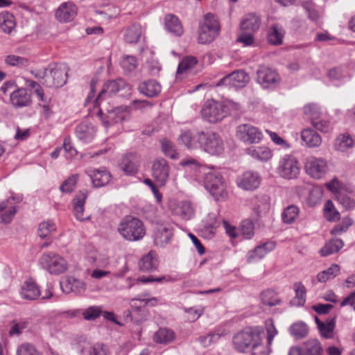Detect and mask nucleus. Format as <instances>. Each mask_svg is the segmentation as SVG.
Segmentation results:
<instances>
[{
	"instance_id": "f257e3e1",
	"label": "nucleus",
	"mask_w": 355,
	"mask_h": 355,
	"mask_svg": "<svg viewBox=\"0 0 355 355\" xmlns=\"http://www.w3.org/2000/svg\"><path fill=\"white\" fill-rule=\"evenodd\" d=\"M118 231L125 240L129 241L141 240L146 234L143 222L130 216H125L121 220Z\"/></svg>"
},
{
	"instance_id": "f03ea898",
	"label": "nucleus",
	"mask_w": 355,
	"mask_h": 355,
	"mask_svg": "<svg viewBox=\"0 0 355 355\" xmlns=\"http://www.w3.org/2000/svg\"><path fill=\"white\" fill-rule=\"evenodd\" d=\"M220 31V26L217 17L213 14H207L203 21L199 25L198 43L210 44L219 35Z\"/></svg>"
},
{
	"instance_id": "7ed1b4c3",
	"label": "nucleus",
	"mask_w": 355,
	"mask_h": 355,
	"mask_svg": "<svg viewBox=\"0 0 355 355\" xmlns=\"http://www.w3.org/2000/svg\"><path fill=\"white\" fill-rule=\"evenodd\" d=\"M204 184L206 189L216 200H222L227 197L226 184L218 171H210L206 173Z\"/></svg>"
},
{
	"instance_id": "20e7f679",
	"label": "nucleus",
	"mask_w": 355,
	"mask_h": 355,
	"mask_svg": "<svg viewBox=\"0 0 355 355\" xmlns=\"http://www.w3.org/2000/svg\"><path fill=\"white\" fill-rule=\"evenodd\" d=\"M261 331L258 328L246 329L239 332L233 337L234 349L239 352L250 350L257 342H261Z\"/></svg>"
},
{
	"instance_id": "39448f33",
	"label": "nucleus",
	"mask_w": 355,
	"mask_h": 355,
	"mask_svg": "<svg viewBox=\"0 0 355 355\" xmlns=\"http://www.w3.org/2000/svg\"><path fill=\"white\" fill-rule=\"evenodd\" d=\"M41 266L51 275H58L68 270V263L62 256L53 252H44L40 258Z\"/></svg>"
},
{
	"instance_id": "423d86ee",
	"label": "nucleus",
	"mask_w": 355,
	"mask_h": 355,
	"mask_svg": "<svg viewBox=\"0 0 355 355\" xmlns=\"http://www.w3.org/2000/svg\"><path fill=\"white\" fill-rule=\"evenodd\" d=\"M131 90L130 85L128 84L123 79L118 78L116 80H109L106 82L101 92L94 101V106L100 105L101 103L116 95V94L125 91V92Z\"/></svg>"
},
{
	"instance_id": "0eeeda50",
	"label": "nucleus",
	"mask_w": 355,
	"mask_h": 355,
	"mask_svg": "<svg viewBox=\"0 0 355 355\" xmlns=\"http://www.w3.org/2000/svg\"><path fill=\"white\" fill-rule=\"evenodd\" d=\"M49 73L43 84L49 87H60L66 84L67 80L68 68L64 64L49 66Z\"/></svg>"
},
{
	"instance_id": "6e6552de",
	"label": "nucleus",
	"mask_w": 355,
	"mask_h": 355,
	"mask_svg": "<svg viewBox=\"0 0 355 355\" xmlns=\"http://www.w3.org/2000/svg\"><path fill=\"white\" fill-rule=\"evenodd\" d=\"M306 173L314 179L322 178L329 171L327 161L322 157L310 156L304 164Z\"/></svg>"
},
{
	"instance_id": "1a4fd4ad",
	"label": "nucleus",
	"mask_w": 355,
	"mask_h": 355,
	"mask_svg": "<svg viewBox=\"0 0 355 355\" xmlns=\"http://www.w3.org/2000/svg\"><path fill=\"white\" fill-rule=\"evenodd\" d=\"M201 114L205 120L212 123L220 121L227 116L223 105L214 101H207L202 108Z\"/></svg>"
},
{
	"instance_id": "9d476101",
	"label": "nucleus",
	"mask_w": 355,
	"mask_h": 355,
	"mask_svg": "<svg viewBox=\"0 0 355 355\" xmlns=\"http://www.w3.org/2000/svg\"><path fill=\"white\" fill-rule=\"evenodd\" d=\"M157 302V300L156 297L150 299H132L130 302L132 311H128L131 320H134L135 322H141L146 320L147 312L145 309L146 306L148 305L153 306L156 304Z\"/></svg>"
},
{
	"instance_id": "9b49d317",
	"label": "nucleus",
	"mask_w": 355,
	"mask_h": 355,
	"mask_svg": "<svg viewBox=\"0 0 355 355\" xmlns=\"http://www.w3.org/2000/svg\"><path fill=\"white\" fill-rule=\"evenodd\" d=\"M128 116L126 111V107L120 106L113 107L112 109H106V114H105L101 108L97 112V116L101 121L102 123L105 128L121 122L125 120Z\"/></svg>"
},
{
	"instance_id": "f8f14e48",
	"label": "nucleus",
	"mask_w": 355,
	"mask_h": 355,
	"mask_svg": "<svg viewBox=\"0 0 355 355\" xmlns=\"http://www.w3.org/2000/svg\"><path fill=\"white\" fill-rule=\"evenodd\" d=\"M236 136L242 142L247 144L259 143L263 137L261 132L255 126L244 123L237 126Z\"/></svg>"
},
{
	"instance_id": "ddd939ff",
	"label": "nucleus",
	"mask_w": 355,
	"mask_h": 355,
	"mask_svg": "<svg viewBox=\"0 0 355 355\" xmlns=\"http://www.w3.org/2000/svg\"><path fill=\"white\" fill-rule=\"evenodd\" d=\"M201 147L204 151L212 155H220L224 150V144L220 137L213 132H204Z\"/></svg>"
},
{
	"instance_id": "4468645a",
	"label": "nucleus",
	"mask_w": 355,
	"mask_h": 355,
	"mask_svg": "<svg viewBox=\"0 0 355 355\" xmlns=\"http://www.w3.org/2000/svg\"><path fill=\"white\" fill-rule=\"evenodd\" d=\"M300 171L298 161L292 155L284 156L279 162L278 173L281 177L286 179L297 178Z\"/></svg>"
},
{
	"instance_id": "2eb2a0df",
	"label": "nucleus",
	"mask_w": 355,
	"mask_h": 355,
	"mask_svg": "<svg viewBox=\"0 0 355 355\" xmlns=\"http://www.w3.org/2000/svg\"><path fill=\"white\" fill-rule=\"evenodd\" d=\"M257 82L264 89L274 88L280 81L276 71L267 66H260L257 71Z\"/></svg>"
},
{
	"instance_id": "dca6fc26",
	"label": "nucleus",
	"mask_w": 355,
	"mask_h": 355,
	"mask_svg": "<svg viewBox=\"0 0 355 355\" xmlns=\"http://www.w3.org/2000/svg\"><path fill=\"white\" fill-rule=\"evenodd\" d=\"M249 76L242 70H236L224 76L216 86H231L237 88L243 87L249 81Z\"/></svg>"
},
{
	"instance_id": "f3484780",
	"label": "nucleus",
	"mask_w": 355,
	"mask_h": 355,
	"mask_svg": "<svg viewBox=\"0 0 355 355\" xmlns=\"http://www.w3.org/2000/svg\"><path fill=\"white\" fill-rule=\"evenodd\" d=\"M170 167L164 158L156 159L152 166V175L156 183L163 187L166 184L169 176Z\"/></svg>"
},
{
	"instance_id": "a211bd4d",
	"label": "nucleus",
	"mask_w": 355,
	"mask_h": 355,
	"mask_svg": "<svg viewBox=\"0 0 355 355\" xmlns=\"http://www.w3.org/2000/svg\"><path fill=\"white\" fill-rule=\"evenodd\" d=\"M204 131L192 132L185 130L180 135L178 141L179 144L184 145L188 149H197L201 147Z\"/></svg>"
},
{
	"instance_id": "6ab92c4d",
	"label": "nucleus",
	"mask_w": 355,
	"mask_h": 355,
	"mask_svg": "<svg viewBox=\"0 0 355 355\" xmlns=\"http://www.w3.org/2000/svg\"><path fill=\"white\" fill-rule=\"evenodd\" d=\"M10 101L15 108L28 107L32 104V94L24 87L17 88L10 94Z\"/></svg>"
},
{
	"instance_id": "aec40b11",
	"label": "nucleus",
	"mask_w": 355,
	"mask_h": 355,
	"mask_svg": "<svg viewBox=\"0 0 355 355\" xmlns=\"http://www.w3.org/2000/svg\"><path fill=\"white\" fill-rule=\"evenodd\" d=\"M77 15V7L71 1L62 3L55 10V18L61 23H67Z\"/></svg>"
},
{
	"instance_id": "412c9836",
	"label": "nucleus",
	"mask_w": 355,
	"mask_h": 355,
	"mask_svg": "<svg viewBox=\"0 0 355 355\" xmlns=\"http://www.w3.org/2000/svg\"><path fill=\"white\" fill-rule=\"evenodd\" d=\"M260 183V175L254 171H246L236 180L238 187L243 190H254L259 187Z\"/></svg>"
},
{
	"instance_id": "4be33fe9",
	"label": "nucleus",
	"mask_w": 355,
	"mask_h": 355,
	"mask_svg": "<svg viewBox=\"0 0 355 355\" xmlns=\"http://www.w3.org/2000/svg\"><path fill=\"white\" fill-rule=\"evenodd\" d=\"M154 243L156 246L164 248L170 243L173 236L172 229L163 224L157 225L153 232Z\"/></svg>"
},
{
	"instance_id": "5701e85b",
	"label": "nucleus",
	"mask_w": 355,
	"mask_h": 355,
	"mask_svg": "<svg viewBox=\"0 0 355 355\" xmlns=\"http://www.w3.org/2000/svg\"><path fill=\"white\" fill-rule=\"evenodd\" d=\"M140 156L136 153H128L121 159L120 168L127 175H133L138 172L140 166Z\"/></svg>"
},
{
	"instance_id": "b1692460",
	"label": "nucleus",
	"mask_w": 355,
	"mask_h": 355,
	"mask_svg": "<svg viewBox=\"0 0 355 355\" xmlns=\"http://www.w3.org/2000/svg\"><path fill=\"white\" fill-rule=\"evenodd\" d=\"M261 24V17L257 12H249L243 15L240 22L241 31L257 33Z\"/></svg>"
},
{
	"instance_id": "393cba45",
	"label": "nucleus",
	"mask_w": 355,
	"mask_h": 355,
	"mask_svg": "<svg viewBox=\"0 0 355 355\" xmlns=\"http://www.w3.org/2000/svg\"><path fill=\"white\" fill-rule=\"evenodd\" d=\"M86 173L95 187H101L107 184L111 179L110 173L104 168L99 169L88 168Z\"/></svg>"
},
{
	"instance_id": "a878e982",
	"label": "nucleus",
	"mask_w": 355,
	"mask_h": 355,
	"mask_svg": "<svg viewBox=\"0 0 355 355\" xmlns=\"http://www.w3.org/2000/svg\"><path fill=\"white\" fill-rule=\"evenodd\" d=\"M275 248L273 242H266L262 245L255 247L253 250L249 251L246 255V259L248 263L257 262L263 259L268 252Z\"/></svg>"
},
{
	"instance_id": "bb28decb",
	"label": "nucleus",
	"mask_w": 355,
	"mask_h": 355,
	"mask_svg": "<svg viewBox=\"0 0 355 355\" xmlns=\"http://www.w3.org/2000/svg\"><path fill=\"white\" fill-rule=\"evenodd\" d=\"M88 193L87 190L80 191L73 198V214L80 221L89 220L90 216L83 217L84 206Z\"/></svg>"
},
{
	"instance_id": "cd10ccee",
	"label": "nucleus",
	"mask_w": 355,
	"mask_h": 355,
	"mask_svg": "<svg viewBox=\"0 0 355 355\" xmlns=\"http://www.w3.org/2000/svg\"><path fill=\"white\" fill-rule=\"evenodd\" d=\"M138 90L143 95L149 98H153L159 94L162 91V87L157 80L152 79L139 83Z\"/></svg>"
},
{
	"instance_id": "c85d7f7f",
	"label": "nucleus",
	"mask_w": 355,
	"mask_h": 355,
	"mask_svg": "<svg viewBox=\"0 0 355 355\" xmlns=\"http://www.w3.org/2000/svg\"><path fill=\"white\" fill-rule=\"evenodd\" d=\"M60 285L63 291L67 293L72 292L76 294H80L86 288V286L83 281L73 277H67L60 283Z\"/></svg>"
},
{
	"instance_id": "c756f323",
	"label": "nucleus",
	"mask_w": 355,
	"mask_h": 355,
	"mask_svg": "<svg viewBox=\"0 0 355 355\" xmlns=\"http://www.w3.org/2000/svg\"><path fill=\"white\" fill-rule=\"evenodd\" d=\"M96 128L88 122H83L78 124L76 128V135L77 137L83 142H90L96 134Z\"/></svg>"
},
{
	"instance_id": "7c9ffc66",
	"label": "nucleus",
	"mask_w": 355,
	"mask_h": 355,
	"mask_svg": "<svg viewBox=\"0 0 355 355\" xmlns=\"http://www.w3.org/2000/svg\"><path fill=\"white\" fill-rule=\"evenodd\" d=\"M20 294L25 300H34L40 296V291L34 281L28 279L22 285Z\"/></svg>"
},
{
	"instance_id": "2f4dec72",
	"label": "nucleus",
	"mask_w": 355,
	"mask_h": 355,
	"mask_svg": "<svg viewBox=\"0 0 355 355\" xmlns=\"http://www.w3.org/2000/svg\"><path fill=\"white\" fill-rule=\"evenodd\" d=\"M301 139L309 148H316L322 144L321 136L311 128L304 129L301 132Z\"/></svg>"
},
{
	"instance_id": "473e14b6",
	"label": "nucleus",
	"mask_w": 355,
	"mask_h": 355,
	"mask_svg": "<svg viewBox=\"0 0 355 355\" xmlns=\"http://www.w3.org/2000/svg\"><path fill=\"white\" fill-rule=\"evenodd\" d=\"M355 146V139L349 134H341L335 139L334 148L336 150L345 152Z\"/></svg>"
},
{
	"instance_id": "72a5a7b5",
	"label": "nucleus",
	"mask_w": 355,
	"mask_h": 355,
	"mask_svg": "<svg viewBox=\"0 0 355 355\" xmlns=\"http://www.w3.org/2000/svg\"><path fill=\"white\" fill-rule=\"evenodd\" d=\"M139 268L144 272L155 270L158 266V260L155 252L150 251L144 255L139 261Z\"/></svg>"
},
{
	"instance_id": "f704fd0d",
	"label": "nucleus",
	"mask_w": 355,
	"mask_h": 355,
	"mask_svg": "<svg viewBox=\"0 0 355 355\" xmlns=\"http://www.w3.org/2000/svg\"><path fill=\"white\" fill-rule=\"evenodd\" d=\"M285 31L282 26L273 24L268 30L267 40L269 44L277 46L282 44Z\"/></svg>"
},
{
	"instance_id": "c9c22d12",
	"label": "nucleus",
	"mask_w": 355,
	"mask_h": 355,
	"mask_svg": "<svg viewBox=\"0 0 355 355\" xmlns=\"http://www.w3.org/2000/svg\"><path fill=\"white\" fill-rule=\"evenodd\" d=\"M175 333L168 328H160L153 336V340L159 344L168 345L175 340Z\"/></svg>"
},
{
	"instance_id": "e433bc0d",
	"label": "nucleus",
	"mask_w": 355,
	"mask_h": 355,
	"mask_svg": "<svg viewBox=\"0 0 355 355\" xmlns=\"http://www.w3.org/2000/svg\"><path fill=\"white\" fill-rule=\"evenodd\" d=\"M246 153L252 157L261 162H267L272 156V151L266 146L248 148L246 149Z\"/></svg>"
},
{
	"instance_id": "4c0bfd02",
	"label": "nucleus",
	"mask_w": 355,
	"mask_h": 355,
	"mask_svg": "<svg viewBox=\"0 0 355 355\" xmlns=\"http://www.w3.org/2000/svg\"><path fill=\"white\" fill-rule=\"evenodd\" d=\"M143 34L142 27L139 24H133L125 31L124 40L129 44H136L139 42Z\"/></svg>"
},
{
	"instance_id": "58836bf2",
	"label": "nucleus",
	"mask_w": 355,
	"mask_h": 355,
	"mask_svg": "<svg viewBox=\"0 0 355 355\" xmlns=\"http://www.w3.org/2000/svg\"><path fill=\"white\" fill-rule=\"evenodd\" d=\"M166 29L176 36H180L183 33V28L178 18L173 15H168L165 17Z\"/></svg>"
},
{
	"instance_id": "ea45409f",
	"label": "nucleus",
	"mask_w": 355,
	"mask_h": 355,
	"mask_svg": "<svg viewBox=\"0 0 355 355\" xmlns=\"http://www.w3.org/2000/svg\"><path fill=\"white\" fill-rule=\"evenodd\" d=\"M14 200L15 198H11L0 203V211H5L1 215V219L4 223H10L17 212L16 207L12 206L10 202Z\"/></svg>"
},
{
	"instance_id": "a19ab883",
	"label": "nucleus",
	"mask_w": 355,
	"mask_h": 355,
	"mask_svg": "<svg viewBox=\"0 0 355 355\" xmlns=\"http://www.w3.org/2000/svg\"><path fill=\"white\" fill-rule=\"evenodd\" d=\"M344 245L343 241L340 239H335L326 243L324 246L320 250L322 257H327L338 252Z\"/></svg>"
},
{
	"instance_id": "79ce46f5",
	"label": "nucleus",
	"mask_w": 355,
	"mask_h": 355,
	"mask_svg": "<svg viewBox=\"0 0 355 355\" xmlns=\"http://www.w3.org/2000/svg\"><path fill=\"white\" fill-rule=\"evenodd\" d=\"M175 212L182 218L189 220L194 216L195 209L191 202L182 201L178 204Z\"/></svg>"
},
{
	"instance_id": "37998d69",
	"label": "nucleus",
	"mask_w": 355,
	"mask_h": 355,
	"mask_svg": "<svg viewBox=\"0 0 355 355\" xmlns=\"http://www.w3.org/2000/svg\"><path fill=\"white\" fill-rule=\"evenodd\" d=\"M209 221L206 222L200 229L202 234L208 239L213 237L215 234L218 226L217 220L215 214L208 215Z\"/></svg>"
},
{
	"instance_id": "c03bdc74",
	"label": "nucleus",
	"mask_w": 355,
	"mask_h": 355,
	"mask_svg": "<svg viewBox=\"0 0 355 355\" xmlns=\"http://www.w3.org/2000/svg\"><path fill=\"white\" fill-rule=\"evenodd\" d=\"M15 21L14 16L8 12L0 14V28L6 33L10 34L15 27Z\"/></svg>"
},
{
	"instance_id": "a18cd8bd",
	"label": "nucleus",
	"mask_w": 355,
	"mask_h": 355,
	"mask_svg": "<svg viewBox=\"0 0 355 355\" xmlns=\"http://www.w3.org/2000/svg\"><path fill=\"white\" fill-rule=\"evenodd\" d=\"M270 208L269 198L266 196L256 198L254 201L253 210L257 218L266 214Z\"/></svg>"
},
{
	"instance_id": "49530a36",
	"label": "nucleus",
	"mask_w": 355,
	"mask_h": 355,
	"mask_svg": "<svg viewBox=\"0 0 355 355\" xmlns=\"http://www.w3.org/2000/svg\"><path fill=\"white\" fill-rule=\"evenodd\" d=\"M261 303L268 306H274L281 304L282 300L277 294L270 289L263 291L260 295Z\"/></svg>"
},
{
	"instance_id": "de8ad7c7",
	"label": "nucleus",
	"mask_w": 355,
	"mask_h": 355,
	"mask_svg": "<svg viewBox=\"0 0 355 355\" xmlns=\"http://www.w3.org/2000/svg\"><path fill=\"white\" fill-rule=\"evenodd\" d=\"M303 351L304 355H322L323 350L318 340L311 339L304 343Z\"/></svg>"
},
{
	"instance_id": "09e8293b",
	"label": "nucleus",
	"mask_w": 355,
	"mask_h": 355,
	"mask_svg": "<svg viewBox=\"0 0 355 355\" xmlns=\"http://www.w3.org/2000/svg\"><path fill=\"white\" fill-rule=\"evenodd\" d=\"M340 272V267L338 265L332 264L327 270H324L317 275V280L319 282L324 283L327 281L336 277Z\"/></svg>"
},
{
	"instance_id": "8fccbe9b",
	"label": "nucleus",
	"mask_w": 355,
	"mask_h": 355,
	"mask_svg": "<svg viewBox=\"0 0 355 355\" xmlns=\"http://www.w3.org/2000/svg\"><path fill=\"white\" fill-rule=\"evenodd\" d=\"M300 213L298 207L294 205L286 207L282 213V218L284 223L291 224L297 218Z\"/></svg>"
},
{
	"instance_id": "3c124183",
	"label": "nucleus",
	"mask_w": 355,
	"mask_h": 355,
	"mask_svg": "<svg viewBox=\"0 0 355 355\" xmlns=\"http://www.w3.org/2000/svg\"><path fill=\"white\" fill-rule=\"evenodd\" d=\"M180 165L184 167L187 171H192L194 173V176H198V173L201 171L202 168V164L196 159L193 157H185L180 162Z\"/></svg>"
},
{
	"instance_id": "603ef678",
	"label": "nucleus",
	"mask_w": 355,
	"mask_h": 355,
	"mask_svg": "<svg viewBox=\"0 0 355 355\" xmlns=\"http://www.w3.org/2000/svg\"><path fill=\"white\" fill-rule=\"evenodd\" d=\"M304 114L310 119L311 122L318 119L322 115L320 106L315 103H308L303 107Z\"/></svg>"
},
{
	"instance_id": "864d4df0",
	"label": "nucleus",
	"mask_w": 355,
	"mask_h": 355,
	"mask_svg": "<svg viewBox=\"0 0 355 355\" xmlns=\"http://www.w3.org/2000/svg\"><path fill=\"white\" fill-rule=\"evenodd\" d=\"M336 326V318L327 320L324 324H320L318 329L321 336L325 338H331L334 336V330Z\"/></svg>"
},
{
	"instance_id": "5fc2aeb1",
	"label": "nucleus",
	"mask_w": 355,
	"mask_h": 355,
	"mask_svg": "<svg viewBox=\"0 0 355 355\" xmlns=\"http://www.w3.org/2000/svg\"><path fill=\"white\" fill-rule=\"evenodd\" d=\"M28 326V322L26 320H14L10 322L8 334L10 336H19Z\"/></svg>"
},
{
	"instance_id": "6e6d98bb",
	"label": "nucleus",
	"mask_w": 355,
	"mask_h": 355,
	"mask_svg": "<svg viewBox=\"0 0 355 355\" xmlns=\"http://www.w3.org/2000/svg\"><path fill=\"white\" fill-rule=\"evenodd\" d=\"M198 63V60L194 56H186L179 63L177 73L178 74L186 73L193 68Z\"/></svg>"
},
{
	"instance_id": "4d7b16f0",
	"label": "nucleus",
	"mask_w": 355,
	"mask_h": 355,
	"mask_svg": "<svg viewBox=\"0 0 355 355\" xmlns=\"http://www.w3.org/2000/svg\"><path fill=\"white\" fill-rule=\"evenodd\" d=\"M295 293V299L293 303L297 306L304 305L306 301V290L301 282H296L293 285Z\"/></svg>"
},
{
	"instance_id": "13d9d810",
	"label": "nucleus",
	"mask_w": 355,
	"mask_h": 355,
	"mask_svg": "<svg viewBox=\"0 0 355 355\" xmlns=\"http://www.w3.org/2000/svg\"><path fill=\"white\" fill-rule=\"evenodd\" d=\"M55 230V224L51 220L44 221L39 225L38 235L40 237L44 239L50 236Z\"/></svg>"
},
{
	"instance_id": "bf43d9fd",
	"label": "nucleus",
	"mask_w": 355,
	"mask_h": 355,
	"mask_svg": "<svg viewBox=\"0 0 355 355\" xmlns=\"http://www.w3.org/2000/svg\"><path fill=\"white\" fill-rule=\"evenodd\" d=\"M311 123L314 128L322 132H328L331 130V123L330 121L323 114L320 116L318 119L311 122Z\"/></svg>"
},
{
	"instance_id": "052dcab7",
	"label": "nucleus",
	"mask_w": 355,
	"mask_h": 355,
	"mask_svg": "<svg viewBox=\"0 0 355 355\" xmlns=\"http://www.w3.org/2000/svg\"><path fill=\"white\" fill-rule=\"evenodd\" d=\"M308 331V327L303 322H297L291 327V334L297 339L304 338Z\"/></svg>"
},
{
	"instance_id": "680f3d73",
	"label": "nucleus",
	"mask_w": 355,
	"mask_h": 355,
	"mask_svg": "<svg viewBox=\"0 0 355 355\" xmlns=\"http://www.w3.org/2000/svg\"><path fill=\"white\" fill-rule=\"evenodd\" d=\"M162 150L164 154L171 159H175L177 157V153L175 149V146L173 143L166 139H162L160 141Z\"/></svg>"
},
{
	"instance_id": "e2e57ef3",
	"label": "nucleus",
	"mask_w": 355,
	"mask_h": 355,
	"mask_svg": "<svg viewBox=\"0 0 355 355\" xmlns=\"http://www.w3.org/2000/svg\"><path fill=\"white\" fill-rule=\"evenodd\" d=\"M102 314L101 306H91L84 310L82 315L86 320H94Z\"/></svg>"
},
{
	"instance_id": "0e129e2a",
	"label": "nucleus",
	"mask_w": 355,
	"mask_h": 355,
	"mask_svg": "<svg viewBox=\"0 0 355 355\" xmlns=\"http://www.w3.org/2000/svg\"><path fill=\"white\" fill-rule=\"evenodd\" d=\"M336 200L345 209H352L355 207V200L346 193L341 192L338 193L336 195Z\"/></svg>"
},
{
	"instance_id": "69168bd1",
	"label": "nucleus",
	"mask_w": 355,
	"mask_h": 355,
	"mask_svg": "<svg viewBox=\"0 0 355 355\" xmlns=\"http://www.w3.org/2000/svg\"><path fill=\"white\" fill-rule=\"evenodd\" d=\"M121 66L125 72H131L137 67V60L135 57L126 55L121 61Z\"/></svg>"
},
{
	"instance_id": "338daca9",
	"label": "nucleus",
	"mask_w": 355,
	"mask_h": 355,
	"mask_svg": "<svg viewBox=\"0 0 355 355\" xmlns=\"http://www.w3.org/2000/svg\"><path fill=\"white\" fill-rule=\"evenodd\" d=\"M87 355H110V354L104 344L96 343L88 349Z\"/></svg>"
},
{
	"instance_id": "774afa93",
	"label": "nucleus",
	"mask_w": 355,
	"mask_h": 355,
	"mask_svg": "<svg viewBox=\"0 0 355 355\" xmlns=\"http://www.w3.org/2000/svg\"><path fill=\"white\" fill-rule=\"evenodd\" d=\"M17 355H42L34 345L30 343H23L17 349Z\"/></svg>"
}]
</instances>
